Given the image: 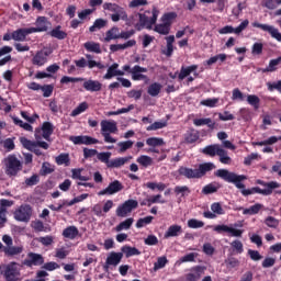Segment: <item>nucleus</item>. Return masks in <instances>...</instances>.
Here are the masks:
<instances>
[{"label": "nucleus", "instance_id": "obj_21", "mask_svg": "<svg viewBox=\"0 0 281 281\" xmlns=\"http://www.w3.org/2000/svg\"><path fill=\"white\" fill-rule=\"evenodd\" d=\"M120 64L114 63L109 68L106 74L103 76L104 80H111V78H115V76H124V70H120Z\"/></svg>", "mask_w": 281, "mask_h": 281}, {"label": "nucleus", "instance_id": "obj_11", "mask_svg": "<svg viewBox=\"0 0 281 281\" xmlns=\"http://www.w3.org/2000/svg\"><path fill=\"white\" fill-rule=\"evenodd\" d=\"M138 203L136 200H127L123 204L119 205L116 209V216L121 218H126L133 210H136Z\"/></svg>", "mask_w": 281, "mask_h": 281}, {"label": "nucleus", "instance_id": "obj_28", "mask_svg": "<svg viewBox=\"0 0 281 281\" xmlns=\"http://www.w3.org/2000/svg\"><path fill=\"white\" fill-rule=\"evenodd\" d=\"M40 131L38 135L41 134V130H37ZM54 133V125L49 122H44L43 123V126H42V137L44 139H49V137H52V134ZM40 138H41V135H40Z\"/></svg>", "mask_w": 281, "mask_h": 281}, {"label": "nucleus", "instance_id": "obj_52", "mask_svg": "<svg viewBox=\"0 0 281 281\" xmlns=\"http://www.w3.org/2000/svg\"><path fill=\"white\" fill-rule=\"evenodd\" d=\"M205 223H203V221H199L196 218H191L188 221V227H190V229H201V227H204Z\"/></svg>", "mask_w": 281, "mask_h": 281}, {"label": "nucleus", "instance_id": "obj_49", "mask_svg": "<svg viewBox=\"0 0 281 281\" xmlns=\"http://www.w3.org/2000/svg\"><path fill=\"white\" fill-rule=\"evenodd\" d=\"M176 19H177V13L175 12L166 13L161 18V23H165V25H168L170 27V25H172V21Z\"/></svg>", "mask_w": 281, "mask_h": 281}, {"label": "nucleus", "instance_id": "obj_40", "mask_svg": "<svg viewBox=\"0 0 281 281\" xmlns=\"http://www.w3.org/2000/svg\"><path fill=\"white\" fill-rule=\"evenodd\" d=\"M194 126H209V128H214V123L212 119H195L193 120Z\"/></svg>", "mask_w": 281, "mask_h": 281}, {"label": "nucleus", "instance_id": "obj_50", "mask_svg": "<svg viewBox=\"0 0 281 281\" xmlns=\"http://www.w3.org/2000/svg\"><path fill=\"white\" fill-rule=\"evenodd\" d=\"M89 109V104L87 102L80 103L75 110L71 112V117H77V115H80V113H85Z\"/></svg>", "mask_w": 281, "mask_h": 281}, {"label": "nucleus", "instance_id": "obj_41", "mask_svg": "<svg viewBox=\"0 0 281 281\" xmlns=\"http://www.w3.org/2000/svg\"><path fill=\"white\" fill-rule=\"evenodd\" d=\"M176 196H188L190 194V188L188 186H177L173 189Z\"/></svg>", "mask_w": 281, "mask_h": 281}, {"label": "nucleus", "instance_id": "obj_58", "mask_svg": "<svg viewBox=\"0 0 281 281\" xmlns=\"http://www.w3.org/2000/svg\"><path fill=\"white\" fill-rule=\"evenodd\" d=\"M146 188H149V190H159V192H164L166 184L162 182H147Z\"/></svg>", "mask_w": 281, "mask_h": 281}, {"label": "nucleus", "instance_id": "obj_39", "mask_svg": "<svg viewBox=\"0 0 281 281\" xmlns=\"http://www.w3.org/2000/svg\"><path fill=\"white\" fill-rule=\"evenodd\" d=\"M133 223H135V220H133V217H130L123 222H121L116 227L115 231L116 232H123V229H131V226L133 225Z\"/></svg>", "mask_w": 281, "mask_h": 281}, {"label": "nucleus", "instance_id": "obj_27", "mask_svg": "<svg viewBox=\"0 0 281 281\" xmlns=\"http://www.w3.org/2000/svg\"><path fill=\"white\" fill-rule=\"evenodd\" d=\"M133 159V156L120 157L110 160L109 168H122L125 164H128Z\"/></svg>", "mask_w": 281, "mask_h": 281}, {"label": "nucleus", "instance_id": "obj_9", "mask_svg": "<svg viewBox=\"0 0 281 281\" xmlns=\"http://www.w3.org/2000/svg\"><path fill=\"white\" fill-rule=\"evenodd\" d=\"M153 16L148 18L146 13H137L135 16H138L139 19V25L137 26L138 30H142V27H146L147 30H150L155 23H157V18L159 16V10L153 9L151 12Z\"/></svg>", "mask_w": 281, "mask_h": 281}, {"label": "nucleus", "instance_id": "obj_20", "mask_svg": "<svg viewBox=\"0 0 281 281\" xmlns=\"http://www.w3.org/2000/svg\"><path fill=\"white\" fill-rule=\"evenodd\" d=\"M50 54L52 52L49 50L37 52L32 59L33 65H36L37 67H43V65L47 63V56H49Z\"/></svg>", "mask_w": 281, "mask_h": 281}, {"label": "nucleus", "instance_id": "obj_8", "mask_svg": "<svg viewBox=\"0 0 281 281\" xmlns=\"http://www.w3.org/2000/svg\"><path fill=\"white\" fill-rule=\"evenodd\" d=\"M104 10H109L110 12H114L111 15V19L114 23H117V21H120V19L122 21H127L128 19V14H126V11H124V8L114 4V3H104L103 4Z\"/></svg>", "mask_w": 281, "mask_h": 281}, {"label": "nucleus", "instance_id": "obj_19", "mask_svg": "<svg viewBox=\"0 0 281 281\" xmlns=\"http://www.w3.org/2000/svg\"><path fill=\"white\" fill-rule=\"evenodd\" d=\"M148 69L142 67V66H134L131 70L130 74L132 75V80H148V77L144 74H146Z\"/></svg>", "mask_w": 281, "mask_h": 281}, {"label": "nucleus", "instance_id": "obj_51", "mask_svg": "<svg viewBox=\"0 0 281 281\" xmlns=\"http://www.w3.org/2000/svg\"><path fill=\"white\" fill-rule=\"evenodd\" d=\"M97 158L99 161H102V164H105L109 168V164H111V151L98 153Z\"/></svg>", "mask_w": 281, "mask_h": 281}, {"label": "nucleus", "instance_id": "obj_31", "mask_svg": "<svg viewBox=\"0 0 281 281\" xmlns=\"http://www.w3.org/2000/svg\"><path fill=\"white\" fill-rule=\"evenodd\" d=\"M78 234H80V232L78 231V227H76V226H68L67 228H65L63 231L64 238H68L69 240H74V238H76V236H78Z\"/></svg>", "mask_w": 281, "mask_h": 281}, {"label": "nucleus", "instance_id": "obj_57", "mask_svg": "<svg viewBox=\"0 0 281 281\" xmlns=\"http://www.w3.org/2000/svg\"><path fill=\"white\" fill-rule=\"evenodd\" d=\"M153 218H154L153 216H146V217L139 218L136 222L137 229H142V227H146V225H150V223H153Z\"/></svg>", "mask_w": 281, "mask_h": 281}, {"label": "nucleus", "instance_id": "obj_5", "mask_svg": "<svg viewBox=\"0 0 281 281\" xmlns=\"http://www.w3.org/2000/svg\"><path fill=\"white\" fill-rule=\"evenodd\" d=\"M4 165V172L8 175V177H16L21 170H23V165L21 164V160L16 158L14 155H9L3 160Z\"/></svg>", "mask_w": 281, "mask_h": 281}, {"label": "nucleus", "instance_id": "obj_36", "mask_svg": "<svg viewBox=\"0 0 281 281\" xmlns=\"http://www.w3.org/2000/svg\"><path fill=\"white\" fill-rule=\"evenodd\" d=\"M281 64V56L279 58L270 60L267 68H262V74L273 72L278 69V65Z\"/></svg>", "mask_w": 281, "mask_h": 281}, {"label": "nucleus", "instance_id": "obj_16", "mask_svg": "<svg viewBox=\"0 0 281 281\" xmlns=\"http://www.w3.org/2000/svg\"><path fill=\"white\" fill-rule=\"evenodd\" d=\"M43 262H45L43 256L30 252L27 258L23 261V265L25 267H40V265H43Z\"/></svg>", "mask_w": 281, "mask_h": 281}, {"label": "nucleus", "instance_id": "obj_38", "mask_svg": "<svg viewBox=\"0 0 281 281\" xmlns=\"http://www.w3.org/2000/svg\"><path fill=\"white\" fill-rule=\"evenodd\" d=\"M120 38V29L119 27H112L105 33V41L109 43V41H115Z\"/></svg>", "mask_w": 281, "mask_h": 281}, {"label": "nucleus", "instance_id": "obj_13", "mask_svg": "<svg viewBox=\"0 0 281 281\" xmlns=\"http://www.w3.org/2000/svg\"><path fill=\"white\" fill-rule=\"evenodd\" d=\"M122 190H124V186H122V182H120L119 180H114L108 186V188L99 191L98 195L104 196L108 194L111 196L113 194H117V192H122Z\"/></svg>", "mask_w": 281, "mask_h": 281}, {"label": "nucleus", "instance_id": "obj_4", "mask_svg": "<svg viewBox=\"0 0 281 281\" xmlns=\"http://www.w3.org/2000/svg\"><path fill=\"white\" fill-rule=\"evenodd\" d=\"M0 273L7 281L21 280V268H19V265L15 261L0 266Z\"/></svg>", "mask_w": 281, "mask_h": 281}, {"label": "nucleus", "instance_id": "obj_26", "mask_svg": "<svg viewBox=\"0 0 281 281\" xmlns=\"http://www.w3.org/2000/svg\"><path fill=\"white\" fill-rule=\"evenodd\" d=\"M32 34L31 29H19L12 33V40L23 42L25 41L26 36Z\"/></svg>", "mask_w": 281, "mask_h": 281}, {"label": "nucleus", "instance_id": "obj_47", "mask_svg": "<svg viewBox=\"0 0 281 281\" xmlns=\"http://www.w3.org/2000/svg\"><path fill=\"white\" fill-rule=\"evenodd\" d=\"M147 93H149L151 95V98H156V95L158 93H161V86H160V83H157V82L151 83L148 87Z\"/></svg>", "mask_w": 281, "mask_h": 281}, {"label": "nucleus", "instance_id": "obj_48", "mask_svg": "<svg viewBox=\"0 0 281 281\" xmlns=\"http://www.w3.org/2000/svg\"><path fill=\"white\" fill-rule=\"evenodd\" d=\"M155 32L158 34H162L164 36H167V34H170V26L161 22L160 24H157L155 26Z\"/></svg>", "mask_w": 281, "mask_h": 281}, {"label": "nucleus", "instance_id": "obj_6", "mask_svg": "<svg viewBox=\"0 0 281 281\" xmlns=\"http://www.w3.org/2000/svg\"><path fill=\"white\" fill-rule=\"evenodd\" d=\"M76 67H79V69H85V67H88V69H93L97 67V69H106V66L102 64V61H97L93 58V55L86 54V58L81 57L78 60H75Z\"/></svg>", "mask_w": 281, "mask_h": 281}, {"label": "nucleus", "instance_id": "obj_54", "mask_svg": "<svg viewBox=\"0 0 281 281\" xmlns=\"http://www.w3.org/2000/svg\"><path fill=\"white\" fill-rule=\"evenodd\" d=\"M13 122L21 128H24V131H29L30 133H32L34 131V127H32V125H30V123H25L19 117H13Z\"/></svg>", "mask_w": 281, "mask_h": 281}, {"label": "nucleus", "instance_id": "obj_10", "mask_svg": "<svg viewBox=\"0 0 281 281\" xmlns=\"http://www.w3.org/2000/svg\"><path fill=\"white\" fill-rule=\"evenodd\" d=\"M13 216L19 223H30V218H32V206L22 204L14 211Z\"/></svg>", "mask_w": 281, "mask_h": 281}, {"label": "nucleus", "instance_id": "obj_37", "mask_svg": "<svg viewBox=\"0 0 281 281\" xmlns=\"http://www.w3.org/2000/svg\"><path fill=\"white\" fill-rule=\"evenodd\" d=\"M192 71H196V66L182 67L180 74L178 75L179 80H186L188 76L192 74Z\"/></svg>", "mask_w": 281, "mask_h": 281}, {"label": "nucleus", "instance_id": "obj_56", "mask_svg": "<svg viewBox=\"0 0 281 281\" xmlns=\"http://www.w3.org/2000/svg\"><path fill=\"white\" fill-rule=\"evenodd\" d=\"M69 154H60L56 157V164L58 166H69Z\"/></svg>", "mask_w": 281, "mask_h": 281}, {"label": "nucleus", "instance_id": "obj_18", "mask_svg": "<svg viewBox=\"0 0 281 281\" xmlns=\"http://www.w3.org/2000/svg\"><path fill=\"white\" fill-rule=\"evenodd\" d=\"M83 89L91 93L102 91V82L93 79H83Z\"/></svg>", "mask_w": 281, "mask_h": 281}, {"label": "nucleus", "instance_id": "obj_23", "mask_svg": "<svg viewBox=\"0 0 281 281\" xmlns=\"http://www.w3.org/2000/svg\"><path fill=\"white\" fill-rule=\"evenodd\" d=\"M198 170V177L201 179L202 177H205L207 172H211V170H216V165L213 162H204L200 164Z\"/></svg>", "mask_w": 281, "mask_h": 281}, {"label": "nucleus", "instance_id": "obj_29", "mask_svg": "<svg viewBox=\"0 0 281 281\" xmlns=\"http://www.w3.org/2000/svg\"><path fill=\"white\" fill-rule=\"evenodd\" d=\"M183 228H181V225H171L168 227V229L165 233V238H175L182 234Z\"/></svg>", "mask_w": 281, "mask_h": 281}, {"label": "nucleus", "instance_id": "obj_60", "mask_svg": "<svg viewBox=\"0 0 281 281\" xmlns=\"http://www.w3.org/2000/svg\"><path fill=\"white\" fill-rule=\"evenodd\" d=\"M168 265V258L159 257L157 262L154 263V271H159V269H164Z\"/></svg>", "mask_w": 281, "mask_h": 281}, {"label": "nucleus", "instance_id": "obj_61", "mask_svg": "<svg viewBox=\"0 0 281 281\" xmlns=\"http://www.w3.org/2000/svg\"><path fill=\"white\" fill-rule=\"evenodd\" d=\"M260 210H262V204L257 203V204L250 206L249 209H245L243 214L254 215V214H258V212H260Z\"/></svg>", "mask_w": 281, "mask_h": 281}, {"label": "nucleus", "instance_id": "obj_14", "mask_svg": "<svg viewBox=\"0 0 281 281\" xmlns=\"http://www.w3.org/2000/svg\"><path fill=\"white\" fill-rule=\"evenodd\" d=\"M69 139L75 145L91 146L93 144H100V140H98V138H93V137L87 136V135L70 136Z\"/></svg>", "mask_w": 281, "mask_h": 281}, {"label": "nucleus", "instance_id": "obj_34", "mask_svg": "<svg viewBox=\"0 0 281 281\" xmlns=\"http://www.w3.org/2000/svg\"><path fill=\"white\" fill-rule=\"evenodd\" d=\"M49 35L53 38H57L58 41H65V38H67V34L65 33V31L61 30L60 26H56L55 29H53L49 32Z\"/></svg>", "mask_w": 281, "mask_h": 281}, {"label": "nucleus", "instance_id": "obj_17", "mask_svg": "<svg viewBox=\"0 0 281 281\" xmlns=\"http://www.w3.org/2000/svg\"><path fill=\"white\" fill-rule=\"evenodd\" d=\"M2 251L7 258H14V256H21L23 254V246H14V244H11V246H3L2 245Z\"/></svg>", "mask_w": 281, "mask_h": 281}, {"label": "nucleus", "instance_id": "obj_64", "mask_svg": "<svg viewBox=\"0 0 281 281\" xmlns=\"http://www.w3.org/2000/svg\"><path fill=\"white\" fill-rule=\"evenodd\" d=\"M231 247H233V249H235V251H237V254H243V251H245V249L243 248V241L235 239L231 243Z\"/></svg>", "mask_w": 281, "mask_h": 281}, {"label": "nucleus", "instance_id": "obj_22", "mask_svg": "<svg viewBox=\"0 0 281 281\" xmlns=\"http://www.w3.org/2000/svg\"><path fill=\"white\" fill-rule=\"evenodd\" d=\"M203 273H205V269L202 267H195L192 268L189 273H187L186 278L188 281H200Z\"/></svg>", "mask_w": 281, "mask_h": 281}, {"label": "nucleus", "instance_id": "obj_45", "mask_svg": "<svg viewBox=\"0 0 281 281\" xmlns=\"http://www.w3.org/2000/svg\"><path fill=\"white\" fill-rule=\"evenodd\" d=\"M137 164H139V166H143L144 168H148V166H153V159L150 158V156L147 155H142L136 159Z\"/></svg>", "mask_w": 281, "mask_h": 281}, {"label": "nucleus", "instance_id": "obj_33", "mask_svg": "<svg viewBox=\"0 0 281 281\" xmlns=\"http://www.w3.org/2000/svg\"><path fill=\"white\" fill-rule=\"evenodd\" d=\"M221 145L215 144V145H210L206 146L202 153H204V155H209L210 157H216V155H218L220 150H221Z\"/></svg>", "mask_w": 281, "mask_h": 281}, {"label": "nucleus", "instance_id": "obj_3", "mask_svg": "<svg viewBox=\"0 0 281 281\" xmlns=\"http://www.w3.org/2000/svg\"><path fill=\"white\" fill-rule=\"evenodd\" d=\"M101 135L105 144H116L117 139L113 138L111 135L117 134V122L113 120H102L100 123Z\"/></svg>", "mask_w": 281, "mask_h": 281}, {"label": "nucleus", "instance_id": "obj_24", "mask_svg": "<svg viewBox=\"0 0 281 281\" xmlns=\"http://www.w3.org/2000/svg\"><path fill=\"white\" fill-rule=\"evenodd\" d=\"M122 258H124L122 252H111L106 258L105 265L117 267L119 262H122Z\"/></svg>", "mask_w": 281, "mask_h": 281}, {"label": "nucleus", "instance_id": "obj_35", "mask_svg": "<svg viewBox=\"0 0 281 281\" xmlns=\"http://www.w3.org/2000/svg\"><path fill=\"white\" fill-rule=\"evenodd\" d=\"M85 49L87 52H92L93 54H102V48H100V44L95 42H87L83 44Z\"/></svg>", "mask_w": 281, "mask_h": 281}, {"label": "nucleus", "instance_id": "obj_2", "mask_svg": "<svg viewBox=\"0 0 281 281\" xmlns=\"http://www.w3.org/2000/svg\"><path fill=\"white\" fill-rule=\"evenodd\" d=\"M41 131H35V139L34 140H30L26 137H20V143L22 144L23 148H26V150H30L31 153H35L38 157H41V155H43V151H41V148H43L44 150H47V148H49V144H47L46 142H42L41 140Z\"/></svg>", "mask_w": 281, "mask_h": 281}, {"label": "nucleus", "instance_id": "obj_46", "mask_svg": "<svg viewBox=\"0 0 281 281\" xmlns=\"http://www.w3.org/2000/svg\"><path fill=\"white\" fill-rule=\"evenodd\" d=\"M217 156L220 157L221 164H225V165L232 164V157L227 155V150L223 149V147H221Z\"/></svg>", "mask_w": 281, "mask_h": 281}, {"label": "nucleus", "instance_id": "obj_42", "mask_svg": "<svg viewBox=\"0 0 281 281\" xmlns=\"http://www.w3.org/2000/svg\"><path fill=\"white\" fill-rule=\"evenodd\" d=\"M123 254H125L126 258H131L132 256H139V254H142V251H139V249L135 248V247H131V246H124L122 248Z\"/></svg>", "mask_w": 281, "mask_h": 281}, {"label": "nucleus", "instance_id": "obj_59", "mask_svg": "<svg viewBox=\"0 0 281 281\" xmlns=\"http://www.w3.org/2000/svg\"><path fill=\"white\" fill-rule=\"evenodd\" d=\"M168 126V122L166 121H157L154 124L147 127V131H159V128H166Z\"/></svg>", "mask_w": 281, "mask_h": 281}, {"label": "nucleus", "instance_id": "obj_32", "mask_svg": "<svg viewBox=\"0 0 281 281\" xmlns=\"http://www.w3.org/2000/svg\"><path fill=\"white\" fill-rule=\"evenodd\" d=\"M199 140V132L195 130H190L184 134V143L186 144H194V142Z\"/></svg>", "mask_w": 281, "mask_h": 281}, {"label": "nucleus", "instance_id": "obj_7", "mask_svg": "<svg viewBox=\"0 0 281 281\" xmlns=\"http://www.w3.org/2000/svg\"><path fill=\"white\" fill-rule=\"evenodd\" d=\"M237 227H240V225H238V224H234V225L221 224V225L214 226L213 229L217 234H228V236H233V238H243V234L245 231L239 229Z\"/></svg>", "mask_w": 281, "mask_h": 281}, {"label": "nucleus", "instance_id": "obj_15", "mask_svg": "<svg viewBox=\"0 0 281 281\" xmlns=\"http://www.w3.org/2000/svg\"><path fill=\"white\" fill-rule=\"evenodd\" d=\"M52 27V23L47 21V18L40 16L36 20V27H30L31 33L34 34L36 32H47Z\"/></svg>", "mask_w": 281, "mask_h": 281}, {"label": "nucleus", "instance_id": "obj_30", "mask_svg": "<svg viewBox=\"0 0 281 281\" xmlns=\"http://www.w3.org/2000/svg\"><path fill=\"white\" fill-rule=\"evenodd\" d=\"M136 43L135 40H130L124 44H113L110 46V49L111 52H120L122 49H128V47H135Z\"/></svg>", "mask_w": 281, "mask_h": 281}, {"label": "nucleus", "instance_id": "obj_43", "mask_svg": "<svg viewBox=\"0 0 281 281\" xmlns=\"http://www.w3.org/2000/svg\"><path fill=\"white\" fill-rule=\"evenodd\" d=\"M102 27H106V20L97 19L93 25L89 27V32H98V30H102Z\"/></svg>", "mask_w": 281, "mask_h": 281}, {"label": "nucleus", "instance_id": "obj_63", "mask_svg": "<svg viewBox=\"0 0 281 281\" xmlns=\"http://www.w3.org/2000/svg\"><path fill=\"white\" fill-rule=\"evenodd\" d=\"M40 181H41V179L38 178V175H33L30 178H26L24 183L29 188H32V186H36Z\"/></svg>", "mask_w": 281, "mask_h": 281}, {"label": "nucleus", "instance_id": "obj_62", "mask_svg": "<svg viewBox=\"0 0 281 281\" xmlns=\"http://www.w3.org/2000/svg\"><path fill=\"white\" fill-rule=\"evenodd\" d=\"M247 102L255 109H258V105L260 104V98H258L256 94H249L247 97Z\"/></svg>", "mask_w": 281, "mask_h": 281}, {"label": "nucleus", "instance_id": "obj_1", "mask_svg": "<svg viewBox=\"0 0 281 281\" xmlns=\"http://www.w3.org/2000/svg\"><path fill=\"white\" fill-rule=\"evenodd\" d=\"M215 177H220V179L227 181V183H234L238 190H241L243 196H249L251 194H262L263 196H270V194H273V190H278V188H280V182L277 181H259L260 186H265L266 189H260V187L245 189V183H243V181H247V176H239L227 169H218L215 171Z\"/></svg>", "mask_w": 281, "mask_h": 281}, {"label": "nucleus", "instance_id": "obj_44", "mask_svg": "<svg viewBox=\"0 0 281 281\" xmlns=\"http://www.w3.org/2000/svg\"><path fill=\"white\" fill-rule=\"evenodd\" d=\"M133 140H124V142H119L116 144L117 148H119V153H126V150H131V148H133Z\"/></svg>", "mask_w": 281, "mask_h": 281}, {"label": "nucleus", "instance_id": "obj_12", "mask_svg": "<svg viewBox=\"0 0 281 281\" xmlns=\"http://www.w3.org/2000/svg\"><path fill=\"white\" fill-rule=\"evenodd\" d=\"M252 27H258L259 30H262V32H268V34H270L271 38H274L276 41L281 43V33H280V30L276 29V26L254 22Z\"/></svg>", "mask_w": 281, "mask_h": 281}, {"label": "nucleus", "instance_id": "obj_53", "mask_svg": "<svg viewBox=\"0 0 281 281\" xmlns=\"http://www.w3.org/2000/svg\"><path fill=\"white\" fill-rule=\"evenodd\" d=\"M227 60V55L226 54H218L213 57H211L207 61L206 65H214V63H225Z\"/></svg>", "mask_w": 281, "mask_h": 281}, {"label": "nucleus", "instance_id": "obj_25", "mask_svg": "<svg viewBox=\"0 0 281 281\" xmlns=\"http://www.w3.org/2000/svg\"><path fill=\"white\" fill-rule=\"evenodd\" d=\"M179 175L186 177L187 179H199L198 169H192L188 167H180Z\"/></svg>", "mask_w": 281, "mask_h": 281}, {"label": "nucleus", "instance_id": "obj_55", "mask_svg": "<svg viewBox=\"0 0 281 281\" xmlns=\"http://www.w3.org/2000/svg\"><path fill=\"white\" fill-rule=\"evenodd\" d=\"M147 146H151L153 148L157 146H164V138L149 137L146 139Z\"/></svg>", "mask_w": 281, "mask_h": 281}]
</instances>
